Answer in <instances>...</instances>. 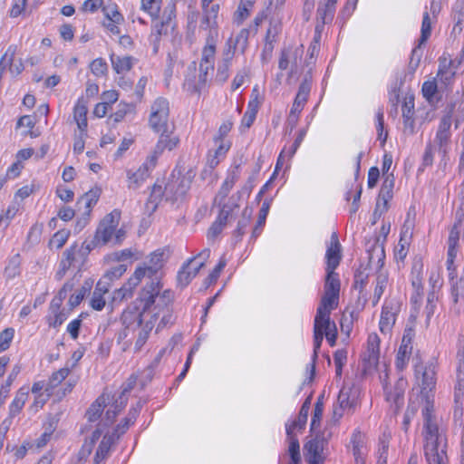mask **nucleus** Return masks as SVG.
Segmentation results:
<instances>
[{
    "label": "nucleus",
    "mask_w": 464,
    "mask_h": 464,
    "mask_svg": "<svg viewBox=\"0 0 464 464\" xmlns=\"http://www.w3.org/2000/svg\"><path fill=\"white\" fill-rule=\"evenodd\" d=\"M416 384L420 388V400L423 404L422 436L424 455L430 464H443L447 450L446 430L435 414L434 391L436 388V369L432 362L422 363L419 358L413 359Z\"/></svg>",
    "instance_id": "obj_1"
},
{
    "label": "nucleus",
    "mask_w": 464,
    "mask_h": 464,
    "mask_svg": "<svg viewBox=\"0 0 464 464\" xmlns=\"http://www.w3.org/2000/svg\"><path fill=\"white\" fill-rule=\"evenodd\" d=\"M464 212L461 208L456 212V220L450 228L449 238H448V252H447V270L449 273V281L450 284L451 296L455 304L458 303L459 295L463 291L462 278H457V267L454 264L457 256L458 246L460 234L463 230Z\"/></svg>",
    "instance_id": "obj_2"
},
{
    "label": "nucleus",
    "mask_w": 464,
    "mask_h": 464,
    "mask_svg": "<svg viewBox=\"0 0 464 464\" xmlns=\"http://www.w3.org/2000/svg\"><path fill=\"white\" fill-rule=\"evenodd\" d=\"M162 285L156 277V281L152 280L150 285H147L141 294L140 302L142 304V314L148 311L158 310L154 313L153 317H157L160 311L170 309V305L174 300V293L171 290H165L160 294Z\"/></svg>",
    "instance_id": "obj_3"
},
{
    "label": "nucleus",
    "mask_w": 464,
    "mask_h": 464,
    "mask_svg": "<svg viewBox=\"0 0 464 464\" xmlns=\"http://www.w3.org/2000/svg\"><path fill=\"white\" fill-rule=\"evenodd\" d=\"M166 259L167 255L164 249H157L152 252L144 266L136 268L133 276L129 279L126 285L119 290L118 295H120L122 293L121 298L130 297L131 289L137 286L145 276L149 277L156 276L163 267Z\"/></svg>",
    "instance_id": "obj_4"
},
{
    "label": "nucleus",
    "mask_w": 464,
    "mask_h": 464,
    "mask_svg": "<svg viewBox=\"0 0 464 464\" xmlns=\"http://www.w3.org/2000/svg\"><path fill=\"white\" fill-rule=\"evenodd\" d=\"M121 219V212L113 210L107 214L99 223L94 236L96 242L102 246H117L122 243L126 237V231L123 227L118 228Z\"/></svg>",
    "instance_id": "obj_5"
},
{
    "label": "nucleus",
    "mask_w": 464,
    "mask_h": 464,
    "mask_svg": "<svg viewBox=\"0 0 464 464\" xmlns=\"http://www.w3.org/2000/svg\"><path fill=\"white\" fill-rule=\"evenodd\" d=\"M359 389L344 385L339 392L337 402L333 407V420L337 422L345 413H353L359 399Z\"/></svg>",
    "instance_id": "obj_6"
},
{
    "label": "nucleus",
    "mask_w": 464,
    "mask_h": 464,
    "mask_svg": "<svg viewBox=\"0 0 464 464\" xmlns=\"http://www.w3.org/2000/svg\"><path fill=\"white\" fill-rule=\"evenodd\" d=\"M460 368V365L457 368V380L453 391L452 418L455 426L460 429V443L462 444L464 438V389Z\"/></svg>",
    "instance_id": "obj_7"
},
{
    "label": "nucleus",
    "mask_w": 464,
    "mask_h": 464,
    "mask_svg": "<svg viewBox=\"0 0 464 464\" xmlns=\"http://www.w3.org/2000/svg\"><path fill=\"white\" fill-rule=\"evenodd\" d=\"M169 103L163 97L157 98L150 107L149 124L156 131H165L169 128Z\"/></svg>",
    "instance_id": "obj_8"
},
{
    "label": "nucleus",
    "mask_w": 464,
    "mask_h": 464,
    "mask_svg": "<svg viewBox=\"0 0 464 464\" xmlns=\"http://www.w3.org/2000/svg\"><path fill=\"white\" fill-rule=\"evenodd\" d=\"M327 440L323 436H316L305 443L304 458L308 464H323L325 459L324 453Z\"/></svg>",
    "instance_id": "obj_9"
},
{
    "label": "nucleus",
    "mask_w": 464,
    "mask_h": 464,
    "mask_svg": "<svg viewBox=\"0 0 464 464\" xmlns=\"http://www.w3.org/2000/svg\"><path fill=\"white\" fill-rule=\"evenodd\" d=\"M401 310V304L396 299H386L381 314L380 331L389 334L396 322V316Z\"/></svg>",
    "instance_id": "obj_10"
},
{
    "label": "nucleus",
    "mask_w": 464,
    "mask_h": 464,
    "mask_svg": "<svg viewBox=\"0 0 464 464\" xmlns=\"http://www.w3.org/2000/svg\"><path fill=\"white\" fill-rule=\"evenodd\" d=\"M407 384V380L400 377L392 388L389 389L387 386H384L386 401L390 403L395 414L401 411L404 404V393Z\"/></svg>",
    "instance_id": "obj_11"
},
{
    "label": "nucleus",
    "mask_w": 464,
    "mask_h": 464,
    "mask_svg": "<svg viewBox=\"0 0 464 464\" xmlns=\"http://www.w3.org/2000/svg\"><path fill=\"white\" fill-rule=\"evenodd\" d=\"M155 157H147L142 165L136 170L127 171L128 188L130 189L139 188L141 184L150 177L151 171L156 167Z\"/></svg>",
    "instance_id": "obj_12"
},
{
    "label": "nucleus",
    "mask_w": 464,
    "mask_h": 464,
    "mask_svg": "<svg viewBox=\"0 0 464 464\" xmlns=\"http://www.w3.org/2000/svg\"><path fill=\"white\" fill-rule=\"evenodd\" d=\"M380 338L376 334H371L367 339V349L362 355L363 370L374 369L379 362Z\"/></svg>",
    "instance_id": "obj_13"
},
{
    "label": "nucleus",
    "mask_w": 464,
    "mask_h": 464,
    "mask_svg": "<svg viewBox=\"0 0 464 464\" xmlns=\"http://www.w3.org/2000/svg\"><path fill=\"white\" fill-rule=\"evenodd\" d=\"M335 14V5L325 1L319 3L316 11V25L314 41L318 42L321 37V32L325 24L332 23Z\"/></svg>",
    "instance_id": "obj_14"
},
{
    "label": "nucleus",
    "mask_w": 464,
    "mask_h": 464,
    "mask_svg": "<svg viewBox=\"0 0 464 464\" xmlns=\"http://www.w3.org/2000/svg\"><path fill=\"white\" fill-rule=\"evenodd\" d=\"M196 257L188 259L180 267L177 275V285L180 288H184L198 275L199 270L204 266V262L194 264Z\"/></svg>",
    "instance_id": "obj_15"
},
{
    "label": "nucleus",
    "mask_w": 464,
    "mask_h": 464,
    "mask_svg": "<svg viewBox=\"0 0 464 464\" xmlns=\"http://www.w3.org/2000/svg\"><path fill=\"white\" fill-rule=\"evenodd\" d=\"M160 139L149 157H155V162L157 163L158 158L165 150H174L179 143V136L175 135L172 130L169 128H166L165 131H160Z\"/></svg>",
    "instance_id": "obj_16"
},
{
    "label": "nucleus",
    "mask_w": 464,
    "mask_h": 464,
    "mask_svg": "<svg viewBox=\"0 0 464 464\" xmlns=\"http://www.w3.org/2000/svg\"><path fill=\"white\" fill-rule=\"evenodd\" d=\"M302 50L298 48L287 47L284 48L278 62V67L281 71L290 68V76L297 70L298 62L302 58Z\"/></svg>",
    "instance_id": "obj_17"
},
{
    "label": "nucleus",
    "mask_w": 464,
    "mask_h": 464,
    "mask_svg": "<svg viewBox=\"0 0 464 464\" xmlns=\"http://www.w3.org/2000/svg\"><path fill=\"white\" fill-rule=\"evenodd\" d=\"M83 262L79 255L78 245L74 243L63 253L56 276L61 279L71 266L76 264L82 265Z\"/></svg>",
    "instance_id": "obj_18"
},
{
    "label": "nucleus",
    "mask_w": 464,
    "mask_h": 464,
    "mask_svg": "<svg viewBox=\"0 0 464 464\" xmlns=\"http://www.w3.org/2000/svg\"><path fill=\"white\" fill-rule=\"evenodd\" d=\"M460 63V60H452L450 55L447 56L446 54H443L439 59L437 78H439V80L444 84H449L456 74V71Z\"/></svg>",
    "instance_id": "obj_19"
},
{
    "label": "nucleus",
    "mask_w": 464,
    "mask_h": 464,
    "mask_svg": "<svg viewBox=\"0 0 464 464\" xmlns=\"http://www.w3.org/2000/svg\"><path fill=\"white\" fill-rule=\"evenodd\" d=\"M326 271H334L339 266L342 254L341 244L336 232H333L330 238V245L327 246L326 254Z\"/></svg>",
    "instance_id": "obj_20"
},
{
    "label": "nucleus",
    "mask_w": 464,
    "mask_h": 464,
    "mask_svg": "<svg viewBox=\"0 0 464 464\" xmlns=\"http://www.w3.org/2000/svg\"><path fill=\"white\" fill-rule=\"evenodd\" d=\"M239 167L237 166L235 169L230 171L224 182L221 185L220 189L215 197V203H218V206L223 204V201L228 196L230 190L233 188L236 182L239 179Z\"/></svg>",
    "instance_id": "obj_21"
},
{
    "label": "nucleus",
    "mask_w": 464,
    "mask_h": 464,
    "mask_svg": "<svg viewBox=\"0 0 464 464\" xmlns=\"http://www.w3.org/2000/svg\"><path fill=\"white\" fill-rule=\"evenodd\" d=\"M142 313L137 309L125 310L121 314L122 324L125 325L124 330L120 333L119 339H125L128 336L131 327H140L142 322Z\"/></svg>",
    "instance_id": "obj_22"
},
{
    "label": "nucleus",
    "mask_w": 464,
    "mask_h": 464,
    "mask_svg": "<svg viewBox=\"0 0 464 464\" xmlns=\"http://www.w3.org/2000/svg\"><path fill=\"white\" fill-rule=\"evenodd\" d=\"M217 148L212 151L210 150L208 155V165L214 169L216 168L219 162L225 159L226 154L229 150L231 147V142L229 140H218L214 141Z\"/></svg>",
    "instance_id": "obj_23"
},
{
    "label": "nucleus",
    "mask_w": 464,
    "mask_h": 464,
    "mask_svg": "<svg viewBox=\"0 0 464 464\" xmlns=\"http://www.w3.org/2000/svg\"><path fill=\"white\" fill-rule=\"evenodd\" d=\"M29 396V388L26 386L21 387L13 401L11 402L9 406V419H13L15 416H17L23 410L27 399Z\"/></svg>",
    "instance_id": "obj_24"
},
{
    "label": "nucleus",
    "mask_w": 464,
    "mask_h": 464,
    "mask_svg": "<svg viewBox=\"0 0 464 464\" xmlns=\"http://www.w3.org/2000/svg\"><path fill=\"white\" fill-rule=\"evenodd\" d=\"M331 313L316 311L314 322V330L319 331L323 334L327 332H332V329H336L335 323L331 320Z\"/></svg>",
    "instance_id": "obj_25"
},
{
    "label": "nucleus",
    "mask_w": 464,
    "mask_h": 464,
    "mask_svg": "<svg viewBox=\"0 0 464 464\" xmlns=\"http://www.w3.org/2000/svg\"><path fill=\"white\" fill-rule=\"evenodd\" d=\"M115 441L114 434H106L100 442L93 458V464H101L107 457Z\"/></svg>",
    "instance_id": "obj_26"
},
{
    "label": "nucleus",
    "mask_w": 464,
    "mask_h": 464,
    "mask_svg": "<svg viewBox=\"0 0 464 464\" xmlns=\"http://www.w3.org/2000/svg\"><path fill=\"white\" fill-rule=\"evenodd\" d=\"M417 318L416 315L411 314L407 320L401 343L400 346L413 349V341L416 334Z\"/></svg>",
    "instance_id": "obj_27"
},
{
    "label": "nucleus",
    "mask_w": 464,
    "mask_h": 464,
    "mask_svg": "<svg viewBox=\"0 0 464 464\" xmlns=\"http://www.w3.org/2000/svg\"><path fill=\"white\" fill-rule=\"evenodd\" d=\"M175 186L176 184L174 181L167 183L164 188L161 185L154 184L149 197V203L153 204L154 208H156L159 201L164 195L169 198V193L173 192Z\"/></svg>",
    "instance_id": "obj_28"
},
{
    "label": "nucleus",
    "mask_w": 464,
    "mask_h": 464,
    "mask_svg": "<svg viewBox=\"0 0 464 464\" xmlns=\"http://www.w3.org/2000/svg\"><path fill=\"white\" fill-rule=\"evenodd\" d=\"M107 401L108 398H106L104 394H102L91 404L86 411V417L89 421L93 422L101 418L102 413L106 407Z\"/></svg>",
    "instance_id": "obj_29"
},
{
    "label": "nucleus",
    "mask_w": 464,
    "mask_h": 464,
    "mask_svg": "<svg viewBox=\"0 0 464 464\" xmlns=\"http://www.w3.org/2000/svg\"><path fill=\"white\" fill-rule=\"evenodd\" d=\"M87 112L88 109L82 100H79L73 109V118L79 130L87 131Z\"/></svg>",
    "instance_id": "obj_30"
},
{
    "label": "nucleus",
    "mask_w": 464,
    "mask_h": 464,
    "mask_svg": "<svg viewBox=\"0 0 464 464\" xmlns=\"http://www.w3.org/2000/svg\"><path fill=\"white\" fill-rule=\"evenodd\" d=\"M133 57L131 56H120L114 53L111 54V62L113 70L117 73H123L129 72L133 65Z\"/></svg>",
    "instance_id": "obj_31"
},
{
    "label": "nucleus",
    "mask_w": 464,
    "mask_h": 464,
    "mask_svg": "<svg viewBox=\"0 0 464 464\" xmlns=\"http://www.w3.org/2000/svg\"><path fill=\"white\" fill-rule=\"evenodd\" d=\"M279 33V26L277 24L270 26L267 30L266 36V43L262 53V59L268 60L274 50V43L276 41V36Z\"/></svg>",
    "instance_id": "obj_32"
},
{
    "label": "nucleus",
    "mask_w": 464,
    "mask_h": 464,
    "mask_svg": "<svg viewBox=\"0 0 464 464\" xmlns=\"http://www.w3.org/2000/svg\"><path fill=\"white\" fill-rule=\"evenodd\" d=\"M309 94L310 93L307 83L300 84L290 111L301 113L305 103L307 102Z\"/></svg>",
    "instance_id": "obj_33"
},
{
    "label": "nucleus",
    "mask_w": 464,
    "mask_h": 464,
    "mask_svg": "<svg viewBox=\"0 0 464 464\" xmlns=\"http://www.w3.org/2000/svg\"><path fill=\"white\" fill-rule=\"evenodd\" d=\"M169 24H166V22L160 21L157 22L152 27L151 34L150 35V42L153 46L154 53L159 52L161 35L167 34L166 27Z\"/></svg>",
    "instance_id": "obj_34"
},
{
    "label": "nucleus",
    "mask_w": 464,
    "mask_h": 464,
    "mask_svg": "<svg viewBox=\"0 0 464 464\" xmlns=\"http://www.w3.org/2000/svg\"><path fill=\"white\" fill-rule=\"evenodd\" d=\"M421 265H414L412 267V279L411 285L415 290V294L411 296V301L417 303L418 298L422 295V277H421Z\"/></svg>",
    "instance_id": "obj_35"
},
{
    "label": "nucleus",
    "mask_w": 464,
    "mask_h": 464,
    "mask_svg": "<svg viewBox=\"0 0 464 464\" xmlns=\"http://www.w3.org/2000/svg\"><path fill=\"white\" fill-rule=\"evenodd\" d=\"M368 258L370 264H377L382 266L385 258V252L383 245L380 243L379 237L376 238L372 246L368 250Z\"/></svg>",
    "instance_id": "obj_36"
},
{
    "label": "nucleus",
    "mask_w": 464,
    "mask_h": 464,
    "mask_svg": "<svg viewBox=\"0 0 464 464\" xmlns=\"http://www.w3.org/2000/svg\"><path fill=\"white\" fill-rule=\"evenodd\" d=\"M21 372V366L18 364H15L11 372L9 373L7 379L5 380V383L2 384L0 388V407L4 404L5 400L8 397L10 392V388L17 377V375Z\"/></svg>",
    "instance_id": "obj_37"
},
{
    "label": "nucleus",
    "mask_w": 464,
    "mask_h": 464,
    "mask_svg": "<svg viewBox=\"0 0 464 464\" xmlns=\"http://www.w3.org/2000/svg\"><path fill=\"white\" fill-rule=\"evenodd\" d=\"M350 443L352 445L353 455L367 454L365 445V434L355 430L351 437Z\"/></svg>",
    "instance_id": "obj_38"
},
{
    "label": "nucleus",
    "mask_w": 464,
    "mask_h": 464,
    "mask_svg": "<svg viewBox=\"0 0 464 464\" xmlns=\"http://www.w3.org/2000/svg\"><path fill=\"white\" fill-rule=\"evenodd\" d=\"M340 286L341 284L338 274H336L334 271H326L324 293L339 296Z\"/></svg>",
    "instance_id": "obj_39"
},
{
    "label": "nucleus",
    "mask_w": 464,
    "mask_h": 464,
    "mask_svg": "<svg viewBox=\"0 0 464 464\" xmlns=\"http://www.w3.org/2000/svg\"><path fill=\"white\" fill-rule=\"evenodd\" d=\"M102 11L107 20H111L114 23H122L124 20L118 10V5L111 0H108L106 3L103 2Z\"/></svg>",
    "instance_id": "obj_40"
},
{
    "label": "nucleus",
    "mask_w": 464,
    "mask_h": 464,
    "mask_svg": "<svg viewBox=\"0 0 464 464\" xmlns=\"http://www.w3.org/2000/svg\"><path fill=\"white\" fill-rule=\"evenodd\" d=\"M451 126V117L450 115L444 116L440 122V126L436 135V140L440 146L442 147L449 140L450 128Z\"/></svg>",
    "instance_id": "obj_41"
},
{
    "label": "nucleus",
    "mask_w": 464,
    "mask_h": 464,
    "mask_svg": "<svg viewBox=\"0 0 464 464\" xmlns=\"http://www.w3.org/2000/svg\"><path fill=\"white\" fill-rule=\"evenodd\" d=\"M339 304V296L324 293L316 311L331 313L336 309Z\"/></svg>",
    "instance_id": "obj_42"
},
{
    "label": "nucleus",
    "mask_w": 464,
    "mask_h": 464,
    "mask_svg": "<svg viewBox=\"0 0 464 464\" xmlns=\"http://www.w3.org/2000/svg\"><path fill=\"white\" fill-rule=\"evenodd\" d=\"M101 195V190L98 188H92L84 193L78 200L77 204L83 203L87 208V213L91 212L92 208L97 203Z\"/></svg>",
    "instance_id": "obj_43"
},
{
    "label": "nucleus",
    "mask_w": 464,
    "mask_h": 464,
    "mask_svg": "<svg viewBox=\"0 0 464 464\" xmlns=\"http://www.w3.org/2000/svg\"><path fill=\"white\" fill-rule=\"evenodd\" d=\"M253 5L254 0H241L234 14V21L237 24H241L246 20L249 16Z\"/></svg>",
    "instance_id": "obj_44"
},
{
    "label": "nucleus",
    "mask_w": 464,
    "mask_h": 464,
    "mask_svg": "<svg viewBox=\"0 0 464 464\" xmlns=\"http://www.w3.org/2000/svg\"><path fill=\"white\" fill-rule=\"evenodd\" d=\"M395 179L393 174H387L382 184L379 196L380 198H385V201L391 200L393 197Z\"/></svg>",
    "instance_id": "obj_45"
},
{
    "label": "nucleus",
    "mask_w": 464,
    "mask_h": 464,
    "mask_svg": "<svg viewBox=\"0 0 464 464\" xmlns=\"http://www.w3.org/2000/svg\"><path fill=\"white\" fill-rule=\"evenodd\" d=\"M269 208H270L269 201L265 200L262 204L260 210H259L258 219H257L256 224L252 232L253 237H257L261 234L263 227L265 226V223H266V217L268 215Z\"/></svg>",
    "instance_id": "obj_46"
},
{
    "label": "nucleus",
    "mask_w": 464,
    "mask_h": 464,
    "mask_svg": "<svg viewBox=\"0 0 464 464\" xmlns=\"http://www.w3.org/2000/svg\"><path fill=\"white\" fill-rule=\"evenodd\" d=\"M412 350L413 349L411 348H406L402 346L399 347L395 360V367L398 371L402 372L406 369L411 356Z\"/></svg>",
    "instance_id": "obj_47"
},
{
    "label": "nucleus",
    "mask_w": 464,
    "mask_h": 464,
    "mask_svg": "<svg viewBox=\"0 0 464 464\" xmlns=\"http://www.w3.org/2000/svg\"><path fill=\"white\" fill-rule=\"evenodd\" d=\"M249 34L250 32L248 29H241L236 37L234 39L232 38V45L234 46V49L244 53L248 45Z\"/></svg>",
    "instance_id": "obj_48"
},
{
    "label": "nucleus",
    "mask_w": 464,
    "mask_h": 464,
    "mask_svg": "<svg viewBox=\"0 0 464 464\" xmlns=\"http://www.w3.org/2000/svg\"><path fill=\"white\" fill-rule=\"evenodd\" d=\"M137 328L139 330V334L135 342V350L140 351L149 338L150 333L153 328V323L150 321L146 323L144 325L141 324L140 326Z\"/></svg>",
    "instance_id": "obj_49"
},
{
    "label": "nucleus",
    "mask_w": 464,
    "mask_h": 464,
    "mask_svg": "<svg viewBox=\"0 0 464 464\" xmlns=\"http://www.w3.org/2000/svg\"><path fill=\"white\" fill-rule=\"evenodd\" d=\"M414 115V98L412 96L406 97L402 104V117L405 126L413 124Z\"/></svg>",
    "instance_id": "obj_50"
},
{
    "label": "nucleus",
    "mask_w": 464,
    "mask_h": 464,
    "mask_svg": "<svg viewBox=\"0 0 464 464\" xmlns=\"http://www.w3.org/2000/svg\"><path fill=\"white\" fill-rule=\"evenodd\" d=\"M71 235L70 230L68 229H60L58 230L50 239L49 247L56 249L62 248L65 243L67 242L69 237Z\"/></svg>",
    "instance_id": "obj_51"
},
{
    "label": "nucleus",
    "mask_w": 464,
    "mask_h": 464,
    "mask_svg": "<svg viewBox=\"0 0 464 464\" xmlns=\"http://www.w3.org/2000/svg\"><path fill=\"white\" fill-rule=\"evenodd\" d=\"M388 284V277L385 275H378L376 277V285L374 288L373 297H372V304L375 306L380 299L382 298L384 290Z\"/></svg>",
    "instance_id": "obj_52"
},
{
    "label": "nucleus",
    "mask_w": 464,
    "mask_h": 464,
    "mask_svg": "<svg viewBox=\"0 0 464 464\" xmlns=\"http://www.w3.org/2000/svg\"><path fill=\"white\" fill-rule=\"evenodd\" d=\"M422 45L423 44H420V41H418L417 45L411 51L410 62H409V65H408L409 71L411 73H414L420 65V60H421V57L423 54V50L421 48Z\"/></svg>",
    "instance_id": "obj_53"
},
{
    "label": "nucleus",
    "mask_w": 464,
    "mask_h": 464,
    "mask_svg": "<svg viewBox=\"0 0 464 464\" xmlns=\"http://www.w3.org/2000/svg\"><path fill=\"white\" fill-rule=\"evenodd\" d=\"M69 373L70 369L68 367L61 368L60 370L54 372L50 377L45 390L48 392L55 388L69 375Z\"/></svg>",
    "instance_id": "obj_54"
},
{
    "label": "nucleus",
    "mask_w": 464,
    "mask_h": 464,
    "mask_svg": "<svg viewBox=\"0 0 464 464\" xmlns=\"http://www.w3.org/2000/svg\"><path fill=\"white\" fill-rule=\"evenodd\" d=\"M135 111V106L132 103L120 102L117 111L112 114L113 121L119 122L124 119L128 114H132Z\"/></svg>",
    "instance_id": "obj_55"
},
{
    "label": "nucleus",
    "mask_w": 464,
    "mask_h": 464,
    "mask_svg": "<svg viewBox=\"0 0 464 464\" xmlns=\"http://www.w3.org/2000/svg\"><path fill=\"white\" fill-rule=\"evenodd\" d=\"M324 334L320 333L319 331L314 330V354L312 358V363H311V377L310 379H313L315 372V362L318 357V352L321 348L323 340H324Z\"/></svg>",
    "instance_id": "obj_56"
},
{
    "label": "nucleus",
    "mask_w": 464,
    "mask_h": 464,
    "mask_svg": "<svg viewBox=\"0 0 464 464\" xmlns=\"http://www.w3.org/2000/svg\"><path fill=\"white\" fill-rule=\"evenodd\" d=\"M309 411L300 409L297 419L295 420L290 425H286V434L291 435L295 429H303L307 421Z\"/></svg>",
    "instance_id": "obj_57"
},
{
    "label": "nucleus",
    "mask_w": 464,
    "mask_h": 464,
    "mask_svg": "<svg viewBox=\"0 0 464 464\" xmlns=\"http://www.w3.org/2000/svg\"><path fill=\"white\" fill-rule=\"evenodd\" d=\"M431 34V21L428 12L423 14L421 30H420V37L418 41H420V44H424L428 39L430 38Z\"/></svg>",
    "instance_id": "obj_58"
},
{
    "label": "nucleus",
    "mask_w": 464,
    "mask_h": 464,
    "mask_svg": "<svg viewBox=\"0 0 464 464\" xmlns=\"http://www.w3.org/2000/svg\"><path fill=\"white\" fill-rule=\"evenodd\" d=\"M216 53V44L213 38L207 39V44L203 48L202 57L200 62L214 63Z\"/></svg>",
    "instance_id": "obj_59"
},
{
    "label": "nucleus",
    "mask_w": 464,
    "mask_h": 464,
    "mask_svg": "<svg viewBox=\"0 0 464 464\" xmlns=\"http://www.w3.org/2000/svg\"><path fill=\"white\" fill-rule=\"evenodd\" d=\"M160 0H141V7L152 19H156L160 11Z\"/></svg>",
    "instance_id": "obj_60"
},
{
    "label": "nucleus",
    "mask_w": 464,
    "mask_h": 464,
    "mask_svg": "<svg viewBox=\"0 0 464 464\" xmlns=\"http://www.w3.org/2000/svg\"><path fill=\"white\" fill-rule=\"evenodd\" d=\"M251 215H252V209L248 208H245L242 212V217L239 219V221L237 223V227L235 230V234L237 237H241L242 235L245 234V229L250 222Z\"/></svg>",
    "instance_id": "obj_61"
},
{
    "label": "nucleus",
    "mask_w": 464,
    "mask_h": 464,
    "mask_svg": "<svg viewBox=\"0 0 464 464\" xmlns=\"http://www.w3.org/2000/svg\"><path fill=\"white\" fill-rule=\"evenodd\" d=\"M102 284V281H99L96 285V287L92 293V296L91 299V306L96 310L101 311L105 306V300L102 294L99 292L101 290L100 286Z\"/></svg>",
    "instance_id": "obj_62"
},
{
    "label": "nucleus",
    "mask_w": 464,
    "mask_h": 464,
    "mask_svg": "<svg viewBox=\"0 0 464 464\" xmlns=\"http://www.w3.org/2000/svg\"><path fill=\"white\" fill-rule=\"evenodd\" d=\"M323 411H324L323 397H319L314 405L312 420H311V430H314L320 425V421H321V419L323 416Z\"/></svg>",
    "instance_id": "obj_63"
},
{
    "label": "nucleus",
    "mask_w": 464,
    "mask_h": 464,
    "mask_svg": "<svg viewBox=\"0 0 464 464\" xmlns=\"http://www.w3.org/2000/svg\"><path fill=\"white\" fill-rule=\"evenodd\" d=\"M14 336V330L13 328H5L0 333V353L10 347Z\"/></svg>",
    "instance_id": "obj_64"
}]
</instances>
